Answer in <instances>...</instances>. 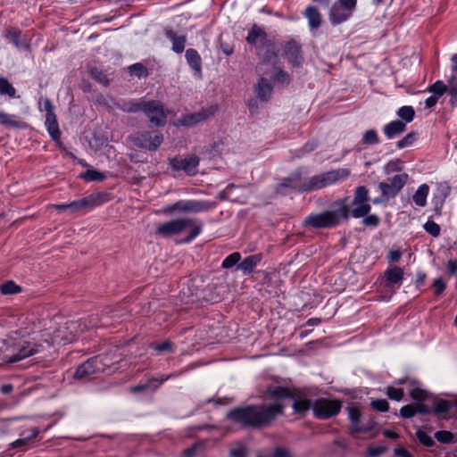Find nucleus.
<instances>
[{"mask_svg": "<svg viewBox=\"0 0 457 457\" xmlns=\"http://www.w3.org/2000/svg\"><path fill=\"white\" fill-rule=\"evenodd\" d=\"M267 395L274 399L270 404L251 405L230 411L227 418L243 427L261 428L269 425L275 418L283 413L290 403L295 414L303 415L312 403L310 400L296 397L290 389L283 386H269Z\"/></svg>", "mask_w": 457, "mask_h": 457, "instance_id": "f257e3e1", "label": "nucleus"}, {"mask_svg": "<svg viewBox=\"0 0 457 457\" xmlns=\"http://www.w3.org/2000/svg\"><path fill=\"white\" fill-rule=\"evenodd\" d=\"M204 222L196 218L180 217L159 224L155 234L161 237L168 238L187 233L183 243H190L203 231Z\"/></svg>", "mask_w": 457, "mask_h": 457, "instance_id": "f03ea898", "label": "nucleus"}, {"mask_svg": "<svg viewBox=\"0 0 457 457\" xmlns=\"http://www.w3.org/2000/svg\"><path fill=\"white\" fill-rule=\"evenodd\" d=\"M369 190L365 186H359L354 190V196L351 205L344 203L340 204V212L342 218L347 219L349 215L355 219H360L367 215L371 209L369 203Z\"/></svg>", "mask_w": 457, "mask_h": 457, "instance_id": "7ed1b4c3", "label": "nucleus"}, {"mask_svg": "<svg viewBox=\"0 0 457 457\" xmlns=\"http://www.w3.org/2000/svg\"><path fill=\"white\" fill-rule=\"evenodd\" d=\"M215 207V203L200 199H183L165 205L162 212L165 215L207 212Z\"/></svg>", "mask_w": 457, "mask_h": 457, "instance_id": "20e7f679", "label": "nucleus"}, {"mask_svg": "<svg viewBox=\"0 0 457 457\" xmlns=\"http://www.w3.org/2000/svg\"><path fill=\"white\" fill-rule=\"evenodd\" d=\"M350 175L347 169H337L315 175L309 179H305V192H312L322 189L337 182L345 180Z\"/></svg>", "mask_w": 457, "mask_h": 457, "instance_id": "39448f33", "label": "nucleus"}, {"mask_svg": "<svg viewBox=\"0 0 457 457\" xmlns=\"http://www.w3.org/2000/svg\"><path fill=\"white\" fill-rule=\"evenodd\" d=\"M83 332L81 328V323L77 320L66 321L63 324H59L51 334L50 342L47 339L45 341L48 345H66L72 343L76 340L78 336Z\"/></svg>", "mask_w": 457, "mask_h": 457, "instance_id": "423d86ee", "label": "nucleus"}, {"mask_svg": "<svg viewBox=\"0 0 457 457\" xmlns=\"http://www.w3.org/2000/svg\"><path fill=\"white\" fill-rule=\"evenodd\" d=\"M342 215L339 211H326L310 214L303 221V226L314 228H334L340 223Z\"/></svg>", "mask_w": 457, "mask_h": 457, "instance_id": "0eeeda50", "label": "nucleus"}, {"mask_svg": "<svg viewBox=\"0 0 457 457\" xmlns=\"http://www.w3.org/2000/svg\"><path fill=\"white\" fill-rule=\"evenodd\" d=\"M142 112L147 117L149 122L155 127H164L170 113V111L165 109L159 100H145Z\"/></svg>", "mask_w": 457, "mask_h": 457, "instance_id": "6e6552de", "label": "nucleus"}, {"mask_svg": "<svg viewBox=\"0 0 457 457\" xmlns=\"http://www.w3.org/2000/svg\"><path fill=\"white\" fill-rule=\"evenodd\" d=\"M357 6V0H337L330 8L329 21L332 25H339L348 21Z\"/></svg>", "mask_w": 457, "mask_h": 457, "instance_id": "1a4fd4ad", "label": "nucleus"}, {"mask_svg": "<svg viewBox=\"0 0 457 457\" xmlns=\"http://www.w3.org/2000/svg\"><path fill=\"white\" fill-rule=\"evenodd\" d=\"M109 201V195L105 192H96L81 199L71 202V213H87L92 209Z\"/></svg>", "mask_w": 457, "mask_h": 457, "instance_id": "9d476101", "label": "nucleus"}, {"mask_svg": "<svg viewBox=\"0 0 457 457\" xmlns=\"http://www.w3.org/2000/svg\"><path fill=\"white\" fill-rule=\"evenodd\" d=\"M411 385L412 388L410 390V395L419 403L408 404L401 408L400 414L404 419L412 418L416 413H429L428 408L421 403L427 398V392L415 386L413 383Z\"/></svg>", "mask_w": 457, "mask_h": 457, "instance_id": "9b49d317", "label": "nucleus"}, {"mask_svg": "<svg viewBox=\"0 0 457 457\" xmlns=\"http://www.w3.org/2000/svg\"><path fill=\"white\" fill-rule=\"evenodd\" d=\"M309 173L308 169L299 168L295 170L292 174L283 179V181L278 185L276 191L277 193L286 195L287 189L296 191L299 193H305L304 183L305 176Z\"/></svg>", "mask_w": 457, "mask_h": 457, "instance_id": "f8f14e48", "label": "nucleus"}, {"mask_svg": "<svg viewBox=\"0 0 457 457\" xmlns=\"http://www.w3.org/2000/svg\"><path fill=\"white\" fill-rule=\"evenodd\" d=\"M341 402L326 398L317 399L312 403V410L315 418L327 420L337 415L341 411Z\"/></svg>", "mask_w": 457, "mask_h": 457, "instance_id": "ddd939ff", "label": "nucleus"}, {"mask_svg": "<svg viewBox=\"0 0 457 457\" xmlns=\"http://www.w3.org/2000/svg\"><path fill=\"white\" fill-rule=\"evenodd\" d=\"M102 355L94 356L82 364H80L74 374V378L78 379H89L93 374L104 372L108 365L104 362Z\"/></svg>", "mask_w": 457, "mask_h": 457, "instance_id": "4468645a", "label": "nucleus"}, {"mask_svg": "<svg viewBox=\"0 0 457 457\" xmlns=\"http://www.w3.org/2000/svg\"><path fill=\"white\" fill-rule=\"evenodd\" d=\"M200 158L195 154L185 157H173L169 160L170 168L176 171H184L187 176L193 177L198 173Z\"/></svg>", "mask_w": 457, "mask_h": 457, "instance_id": "2eb2a0df", "label": "nucleus"}, {"mask_svg": "<svg viewBox=\"0 0 457 457\" xmlns=\"http://www.w3.org/2000/svg\"><path fill=\"white\" fill-rule=\"evenodd\" d=\"M163 141V135L157 131H145L133 137L134 144L148 151H156Z\"/></svg>", "mask_w": 457, "mask_h": 457, "instance_id": "dca6fc26", "label": "nucleus"}, {"mask_svg": "<svg viewBox=\"0 0 457 457\" xmlns=\"http://www.w3.org/2000/svg\"><path fill=\"white\" fill-rule=\"evenodd\" d=\"M408 180V174L400 173L388 179L386 182H380L378 185L381 193L385 196H395L404 187Z\"/></svg>", "mask_w": 457, "mask_h": 457, "instance_id": "f3484780", "label": "nucleus"}, {"mask_svg": "<svg viewBox=\"0 0 457 457\" xmlns=\"http://www.w3.org/2000/svg\"><path fill=\"white\" fill-rule=\"evenodd\" d=\"M42 348V344H36L26 341L19 346L17 353H13L12 355L6 356V361L9 363L18 362L23 359L39 353Z\"/></svg>", "mask_w": 457, "mask_h": 457, "instance_id": "a211bd4d", "label": "nucleus"}, {"mask_svg": "<svg viewBox=\"0 0 457 457\" xmlns=\"http://www.w3.org/2000/svg\"><path fill=\"white\" fill-rule=\"evenodd\" d=\"M119 317L114 312H105L103 314V317L100 319L97 314H93L89 316L85 320H79V321L81 323V328L84 330L97 328V327H106L109 325L108 318L115 319Z\"/></svg>", "mask_w": 457, "mask_h": 457, "instance_id": "6ab92c4d", "label": "nucleus"}, {"mask_svg": "<svg viewBox=\"0 0 457 457\" xmlns=\"http://www.w3.org/2000/svg\"><path fill=\"white\" fill-rule=\"evenodd\" d=\"M212 114L213 111L212 109H203L197 112L187 113L177 121V125L190 128L207 120Z\"/></svg>", "mask_w": 457, "mask_h": 457, "instance_id": "aec40b11", "label": "nucleus"}, {"mask_svg": "<svg viewBox=\"0 0 457 457\" xmlns=\"http://www.w3.org/2000/svg\"><path fill=\"white\" fill-rule=\"evenodd\" d=\"M246 42L256 48H262L268 43V35L262 28L254 24L248 30Z\"/></svg>", "mask_w": 457, "mask_h": 457, "instance_id": "412c9836", "label": "nucleus"}, {"mask_svg": "<svg viewBox=\"0 0 457 457\" xmlns=\"http://www.w3.org/2000/svg\"><path fill=\"white\" fill-rule=\"evenodd\" d=\"M40 433L37 427H31L20 433V438L9 445L10 448L26 449L32 439L36 438Z\"/></svg>", "mask_w": 457, "mask_h": 457, "instance_id": "4be33fe9", "label": "nucleus"}, {"mask_svg": "<svg viewBox=\"0 0 457 457\" xmlns=\"http://www.w3.org/2000/svg\"><path fill=\"white\" fill-rule=\"evenodd\" d=\"M175 377L174 374H170L168 376H162L161 378H150L146 383L145 384H139L137 386H132L130 388V391L132 393H140V392H146L151 391L154 392L156 388H158L162 383L167 381L169 378H171Z\"/></svg>", "mask_w": 457, "mask_h": 457, "instance_id": "5701e85b", "label": "nucleus"}, {"mask_svg": "<svg viewBox=\"0 0 457 457\" xmlns=\"http://www.w3.org/2000/svg\"><path fill=\"white\" fill-rule=\"evenodd\" d=\"M186 60L189 67L194 71V75L197 79L202 78V59L198 52L194 48L186 51Z\"/></svg>", "mask_w": 457, "mask_h": 457, "instance_id": "b1692460", "label": "nucleus"}, {"mask_svg": "<svg viewBox=\"0 0 457 457\" xmlns=\"http://www.w3.org/2000/svg\"><path fill=\"white\" fill-rule=\"evenodd\" d=\"M286 54L293 66H300L303 61L301 47L295 41H289L286 46Z\"/></svg>", "mask_w": 457, "mask_h": 457, "instance_id": "393cba45", "label": "nucleus"}, {"mask_svg": "<svg viewBox=\"0 0 457 457\" xmlns=\"http://www.w3.org/2000/svg\"><path fill=\"white\" fill-rule=\"evenodd\" d=\"M262 260L261 253L249 255L237 264V270H241L244 274H251Z\"/></svg>", "mask_w": 457, "mask_h": 457, "instance_id": "a878e982", "label": "nucleus"}, {"mask_svg": "<svg viewBox=\"0 0 457 457\" xmlns=\"http://www.w3.org/2000/svg\"><path fill=\"white\" fill-rule=\"evenodd\" d=\"M384 274L386 281V287H389L387 284L398 285L400 287L404 278L403 270L398 266L388 267Z\"/></svg>", "mask_w": 457, "mask_h": 457, "instance_id": "bb28decb", "label": "nucleus"}, {"mask_svg": "<svg viewBox=\"0 0 457 457\" xmlns=\"http://www.w3.org/2000/svg\"><path fill=\"white\" fill-rule=\"evenodd\" d=\"M304 17L308 20V25L311 30L317 29L321 25V14L318 8L312 5H308L305 8Z\"/></svg>", "mask_w": 457, "mask_h": 457, "instance_id": "cd10ccee", "label": "nucleus"}, {"mask_svg": "<svg viewBox=\"0 0 457 457\" xmlns=\"http://www.w3.org/2000/svg\"><path fill=\"white\" fill-rule=\"evenodd\" d=\"M5 37L10 40L11 43L17 49L29 50V44L26 38L21 39V32L15 29H10L6 31Z\"/></svg>", "mask_w": 457, "mask_h": 457, "instance_id": "c85d7f7f", "label": "nucleus"}, {"mask_svg": "<svg viewBox=\"0 0 457 457\" xmlns=\"http://www.w3.org/2000/svg\"><path fill=\"white\" fill-rule=\"evenodd\" d=\"M166 37L172 44V50L177 54H181L186 46L187 38L183 35H178L175 31L168 29L165 31Z\"/></svg>", "mask_w": 457, "mask_h": 457, "instance_id": "c756f323", "label": "nucleus"}, {"mask_svg": "<svg viewBox=\"0 0 457 457\" xmlns=\"http://www.w3.org/2000/svg\"><path fill=\"white\" fill-rule=\"evenodd\" d=\"M406 125L401 120H393L386 124L383 132L387 139H393L405 130Z\"/></svg>", "mask_w": 457, "mask_h": 457, "instance_id": "7c9ffc66", "label": "nucleus"}, {"mask_svg": "<svg viewBox=\"0 0 457 457\" xmlns=\"http://www.w3.org/2000/svg\"><path fill=\"white\" fill-rule=\"evenodd\" d=\"M272 92V86L267 79L261 77L255 86V93L261 101H267Z\"/></svg>", "mask_w": 457, "mask_h": 457, "instance_id": "2f4dec72", "label": "nucleus"}, {"mask_svg": "<svg viewBox=\"0 0 457 457\" xmlns=\"http://www.w3.org/2000/svg\"><path fill=\"white\" fill-rule=\"evenodd\" d=\"M45 126L53 140L57 141L60 139L61 132L55 114L46 115Z\"/></svg>", "mask_w": 457, "mask_h": 457, "instance_id": "473e14b6", "label": "nucleus"}, {"mask_svg": "<svg viewBox=\"0 0 457 457\" xmlns=\"http://www.w3.org/2000/svg\"><path fill=\"white\" fill-rule=\"evenodd\" d=\"M348 417L351 421V429L353 432H363L369 430L368 428L361 425V412L356 407L348 409Z\"/></svg>", "mask_w": 457, "mask_h": 457, "instance_id": "72a5a7b5", "label": "nucleus"}, {"mask_svg": "<svg viewBox=\"0 0 457 457\" xmlns=\"http://www.w3.org/2000/svg\"><path fill=\"white\" fill-rule=\"evenodd\" d=\"M429 193V187L427 184H421L414 193L412 200L419 207H424L427 204V198Z\"/></svg>", "mask_w": 457, "mask_h": 457, "instance_id": "f704fd0d", "label": "nucleus"}, {"mask_svg": "<svg viewBox=\"0 0 457 457\" xmlns=\"http://www.w3.org/2000/svg\"><path fill=\"white\" fill-rule=\"evenodd\" d=\"M266 50L262 57L261 65L272 63L273 66H277L278 62V54L274 49V46L272 44L266 43Z\"/></svg>", "mask_w": 457, "mask_h": 457, "instance_id": "c9c22d12", "label": "nucleus"}, {"mask_svg": "<svg viewBox=\"0 0 457 457\" xmlns=\"http://www.w3.org/2000/svg\"><path fill=\"white\" fill-rule=\"evenodd\" d=\"M0 123L7 128L21 129L22 124L17 120V116L0 112Z\"/></svg>", "mask_w": 457, "mask_h": 457, "instance_id": "e433bc0d", "label": "nucleus"}, {"mask_svg": "<svg viewBox=\"0 0 457 457\" xmlns=\"http://www.w3.org/2000/svg\"><path fill=\"white\" fill-rule=\"evenodd\" d=\"M143 102H145L143 99L139 101H126L120 104L119 108L126 112L136 113L140 111L142 112Z\"/></svg>", "mask_w": 457, "mask_h": 457, "instance_id": "4c0bfd02", "label": "nucleus"}, {"mask_svg": "<svg viewBox=\"0 0 457 457\" xmlns=\"http://www.w3.org/2000/svg\"><path fill=\"white\" fill-rule=\"evenodd\" d=\"M270 78L277 83L280 85H288L290 82V76L288 73L284 71L281 68L278 66H273V72L270 75Z\"/></svg>", "mask_w": 457, "mask_h": 457, "instance_id": "58836bf2", "label": "nucleus"}, {"mask_svg": "<svg viewBox=\"0 0 457 457\" xmlns=\"http://www.w3.org/2000/svg\"><path fill=\"white\" fill-rule=\"evenodd\" d=\"M0 96H7L10 98L16 97V89L4 77H0Z\"/></svg>", "mask_w": 457, "mask_h": 457, "instance_id": "ea45409f", "label": "nucleus"}, {"mask_svg": "<svg viewBox=\"0 0 457 457\" xmlns=\"http://www.w3.org/2000/svg\"><path fill=\"white\" fill-rule=\"evenodd\" d=\"M447 93L450 96L449 103L452 106H457V80L456 78L452 76L448 79V89Z\"/></svg>", "mask_w": 457, "mask_h": 457, "instance_id": "a19ab883", "label": "nucleus"}, {"mask_svg": "<svg viewBox=\"0 0 457 457\" xmlns=\"http://www.w3.org/2000/svg\"><path fill=\"white\" fill-rule=\"evenodd\" d=\"M448 84L445 85L442 80H436L435 83L430 85L428 87V92L431 93L433 96L436 97L442 96L445 93L447 92Z\"/></svg>", "mask_w": 457, "mask_h": 457, "instance_id": "79ce46f5", "label": "nucleus"}, {"mask_svg": "<svg viewBox=\"0 0 457 457\" xmlns=\"http://www.w3.org/2000/svg\"><path fill=\"white\" fill-rule=\"evenodd\" d=\"M397 115L405 121V123H410L413 120L415 116V111L412 106L404 105L398 109Z\"/></svg>", "mask_w": 457, "mask_h": 457, "instance_id": "37998d69", "label": "nucleus"}, {"mask_svg": "<svg viewBox=\"0 0 457 457\" xmlns=\"http://www.w3.org/2000/svg\"><path fill=\"white\" fill-rule=\"evenodd\" d=\"M21 291V288L20 286H18L14 281L9 280L4 283H3L0 286V293L2 295H15Z\"/></svg>", "mask_w": 457, "mask_h": 457, "instance_id": "c03bdc74", "label": "nucleus"}, {"mask_svg": "<svg viewBox=\"0 0 457 457\" xmlns=\"http://www.w3.org/2000/svg\"><path fill=\"white\" fill-rule=\"evenodd\" d=\"M240 260L241 253L238 252H234L225 257V259L222 261L221 267L223 269L233 268L234 266H237V264L240 263Z\"/></svg>", "mask_w": 457, "mask_h": 457, "instance_id": "a18cd8bd", "label": "nucleus"}, {"mask_svg": "<svg viewBox=\"0 0 457 457\" xmlns=\"http://www.w3.org/2000/svg\"><path fill=\"white\" fill-rule=\"evenodd\" d=\"M80 178L87 181H103L106 177L104 173L90 168L82 173Z\"/></svg>", "mask_w": 457, "mask_h": 457, "instance_id": "49530a36", "label": "nucleus"}, {"mask_svg": "<svg viewBox=\"0 0 457 457\" xmlns=\"http://www.w3.org/2000/svg\"><path fill=\"white\" fill-rule=\"evenodd\" d=\"M89 75L94 80H96L99 84H101L104 87L109 85V80L106 78L105 74L98 68H96V67L90 68Z\"/></svg>", "mask_w": 457, "mask_h": 457, "instance_id": "de8ad7c7", "label": "nucleus"}, {"mask_svg": "<svg viewBox=\"0 0 457 457\" xmlns=\"http://www.w3.org/2000/svg\"><path fill=\"white\" fill-rule=\"evenodd\" d=\"M361 141L364 145H377L379 143L378 135L375 129H369L363 133Z\"/></svg>", "mask_w": 457, "mask_h": 457, "instance_id": "09e8293b", "label": "nucleus"}, {"mask_svg": "<svg viewBox=\"0 0 457 457\" xmlns=\"http://www.w3.org/2000/svg\"><path fill=\"white\" fill-rule=\"evenodd\" d=\"M451 404L447 400L439 399L433 403V411L436 414H445L450 410Z\"/></svg>", "mask_w": 457, "mask_h": 457, "instance_id": "8fccbe9b", "label": "nucleus"}, {"mask_svg": "<svg viewBox=\"0 0 457 457\" xmlns=\"http://www.w3.org/2000/svg\"><path fill=\"white\" fill-rule=\"evenodd\" d=\"M416 138V133H409L396 143V146L398 149H403L405 147L411 146L415 142Z\"/></svg>", "mask_w": 457, "mask_h": 457, "instance_id": "3c124183", "label": "nucleus"}, {"mask_svg": "<svg viewBox=\"0 0 457 457\" xmlns=\"http://www.w3.org/2000/svg\"><path fill=\"white\" fill-rule=\"evenodd\" d=\"M129 71L131 74H134L138 78H145L148 75L146 68L139 62L129 66Z\"/></svg>", "mask_w": 457, "mask_h": 457, "instance_id": "603ef678", "label": "nucleus"}, {"mask_svg": "<svg viewBox=\"0 0 457 457\" xmlns=\"http://www.w3.org/2000/svg\"><path fill=\"white\" fill-rule=\"evenodd\" d=\"M150 348L157 352H173V344L170 341H164L161 344L152 343Z\"/></svg>", "mask_w": 457, "mask_h": 457, "instance_id": "864d4df0", "label": "nucleus"}, {"mask_svg": "<svg viewBox=\"0 0 457 457\" xmlns=\"http://www.w3.org/2000/svg\"><path fill=\"white\" fill-rule=\"evenodd\" d=\"M416 436L418 440L425 446L430 447L434 445V440L432 437L420 429L416 432Z\"/></svg>", "mask_w": 457, "mask_h": 457, "instance_id": "5fc2aeb1", "label": "nucleus"}, {"mask_svg": "<svg viewBox=\"0 0 457 457\" xmlns=\"http://www.w3.org/2000/svg\"><path fill=\"white\" fill-rule=\"evenodd\" d=\"M424 229L433 237H437L440 234L439 225L433 220H428L424 224Z\"/></svg>", "mask_w": 457, "mask_h": 457, "instance_id": "6e6d98bb", "label": "nucleus"}, {"mask_svg": "<svg viewBox=\"0 0 457 457\" xmlns=\"http://www.w3.org/2000/svg\"><path fill=\"white\" fill-rule=\"evenodd\" d=\"M258 457H289V453L285 448L278 447L270 453L259 454Z\"/></svg>", "mask_w": 457, "mask_h": 457, "instance_id": "4d7b16f0", "label": "nucleus"}, {"mask_svg": "<svg viewBox=\"0 0 457 457\" xmlns=\"http://www.w3.org/2000/svg\"><path fill=\"white\" fill-rule=\"evenodd\" d=\"M362 224L366 227L375 228L379 224V218L376 214H367L362 217Z\"/></svg>", "mask_w": 457, "mask_h": 457, "instance_id": "13d9d810", "label": "nucleus"}, {"mask_svg": "<svg viewBox=\"0 0 457 457\" xmlns=\"http://www.w3.org/2000/svg\"><path fill=\"white\" fill-rule=\"evenodd\" d=\"M386 395L392 400L400 401L403 396V391L402 388L388 386L386 390Z\"/></svg>", "mask_w": 457, "mask_h": 457, "instance_id": "bf43d9fd", "label": "nucleus"}, {"mask_svg": "<svg viewBox=\"0 0 457 457\" xmlns=\"http://www.w3.org/2000/svg\"><path fill=\"white\" fill-rule=\"evenodd\" d=\"M371 406L376 411L385 412L388 411L389 404L385 399H377L371 402Z\"/></svg>", "mask_w": 457, "mask_h": 457, "instance_id": "052dcab7", "label": "nucleus"}, {"mask_svg": "<svg viewBox=\"0 0 457 457\" xmlns=\"http://www.w3.org/2000/svg\"><path fill=\"white\" fill-rule=\"evenodd\" d=\"M435 437L438 442L444 444H448L453 440V435L448 431H437L435 434Z\"/></svg>", "mask_w": 457, "mask_h": 457, "instance_id": "680f3d73", "label": "nucleus"}, {"mask_svg": "<svg viewBox=\"0 0 457 457\" xmlns=\"http://www.w3.org/2000/svg\"><path fill=\"white\" fill-rule=\"evenodd\" d=\"M433 287L435 289V294L439 295L445 291L446 285L441 278H438L434 280Z\"/></svg>", "mask_w": 457, "mask_h": 457, "instance_id": "e2e57ef3", "label": "nucleus"}, {"mask_svg": "<svg viewBox=\"0 0 457 457\" xmlns=\"http://www.w3.org/2000/svg\"><path fill=\"white\" fill-rule=\"evenodd\" d=\"M246 448L243 445H239L237 448L230 450L231 457H246Z\"/></svg>", "mask_w": 457, "mask_h": 457, "instance_id": "0e129e2a", "label": "nucleus"}, {"mask_svg": "<svg viewBox=\"0 0 457 457\" xmlns=\"http://www.w3.org/2000/svg\"><path fill=\"white\" fill-rule=\"evenodd\" d=\"M43 105H44V111L46 112V115L54 114V106L48 98L44 99Z\"/></svg>", "mask_w": 457, "mask_h": 457, "instance_id": "69168bd1", "label": "nucleus"}, {"mask_svg": "<svg viewBox=\"0 0 457 457\" xmlns=\"http://www.w3.org/2000/svg\"><path fill=\"white\" fill-rule=\"evenodd\" d=\"M402 257V253L399 250H392L388 253V261L389 262H398Z\"/></svg>", "mask_w": 457, "mask_h": 457, "instance_id": "338daca9", "label": "nucleus"}, {"mask_svg": "<svg viewBox=\"0 0 457 457\" xmlns=\"http://www.w3.org/2000/svg\"><path fill=\"white\" fill-rule=\"evenodd\" d=\"M447 271L451 275H455L457 272V261L450 260L446 264Z\"/></svg>", "mask_w": 457, "mask_h": 457, "instance_id": "774afa93", "label": "nucleus"}]
</instances>
